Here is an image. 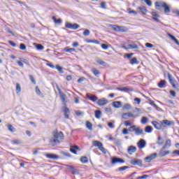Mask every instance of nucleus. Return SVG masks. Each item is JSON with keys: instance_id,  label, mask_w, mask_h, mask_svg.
<instances>
[{"instance_id": "c85d7f7f", "label": "nucleus", "mask_w": 179, "mask_h": 179, "mask_svg": "<svg viewBox=\"0 0 179 179\" xmlns=\"http://www.w3.org/2000/svg\"><path fill=\"white\" fill-rule=\"evenodd\" d=\"M158 87L160 89H163L164 87V86L166 85V80H162L158 84H157Z\"/></svg>"}, {"instance_id": "864d4df0", "label": "nucleus", "mask_w": 179, "mask_h": 179, "mask_svg": "<svg viewBox=\"0 0 179 179\" xmlns=\"http://www.w3.org/2000/svg\"><path fill=\"white\" fill-rule=\"evenodd\" d=\"M83 36H85V37H87V36H90V31L89 29H85L83 32Z\"/></svg>"}, {"instance_id": "e433bc0d", "label": "nucleus", "mask_w": 179, "mask_h": 179, "mask_svg": "<svg viewBox=\"0 0 179 179\" xmlns=\"http://www.w3.org/2000/svg\"><path fill=\"white\" fill-rule=\"evenodd\" d=\"M157 143V145H159V146H161V145H163V143H164V139H163V138H162V136H158Z\"/></svg>"}, {"instance_id": "603ef678", "label": "nucleus", "mask_w": 179, "mask_h": 179, "mask_svg": "<svg viewBox=\"0 0 179 179\" xmlns=\"http://www.w3.org/2000/svg\"><path fill=\"white\" fill-rule=\"evenodd\" d=\"M36 50H44V46L41 44H36Z\"/></svg>"}, {"instance_id": "4be33fe9", "label": "nucleus", "mask_w": 179, "mask_h": 179, "mask_svg": "<svg viewBox=\"0 0 179 179\" xmlns=\"http://www.w3.org/2000/svg\"><path fill=\"white\" fill-rule=\"evenodd\" d=\"M127 152L129 155H132V153H135V152H136V147L134 145H130L127 149Z\"/></svg>"}, {"instance_id": "13d9d810", "label": "nucleus", "mask_w": 179, "mask_h": 179, "mask_svg": "<svg viewBox=\"0 0 179 179\" xmlns=\"http://www.w3.org/2000/svg\"><path fill=\"white\" fill-rule=\"evenodd\" d=\"M47 66H49L50 68H52V69H54V68H55V66H54V64H52V63L48 62L46 64Z\"/></svg>"}, {"instance_id": "cd10ccee", "label": "nucleus", "mask_w": 179, "mask_h": 179, "mask_svg": "<svg viewBox=\"0 0 179 179\" xmlns=\"http://www.w3.org/2000/svg\"><path fill=\"white\" fill-rule=\"evenodd\" d=\"M64 117L68 120V118H69V113H70L69 108L65 107L64 109Z\"/></svg>"}, {"instance_id": "680f3d73", "label": "nucleus", "mask_w": 179, "mask_h": 179, "mask_svg": "<svg viewBox=\"0 0 179 179\" xmlns=\"http://www.w3.org/2000/svg\"><path fill=\"white\" fill-rule=\"evenodd\" d=\"M148 177H149V175H143L142 176H139L136 178V179H145V178H148Z\"/></svg>"}, {"instance_id": "f03ea898", "label": "nucleus", "mask_w": 179, "mask_h": 179, "mask_svg": "<svg viewBox=\"0 0 179 179\" xmlns=\"http://www.w3.org/2000/svg\"><path fill=\"white\" fill-rule=\"evenodd\" d=\"M93 145L98 148L103 155H106L107 153V150L103 147V143L99 141H93Z\"/></svg>"}, {"instance_id": "6e6552de", "label": "nucleus", "mask_w": 179, "mask_h": 179, "mask_svg": "<svg viewBox=\"0 0 179 179\" xmlns=\"http://www.w3.org/2000/svg\"><path fill=\"white\" fill-rule=\"evenodd\" d=\"M152 124L155 129L160 130L162 128H163V123H162V121L158 122L157 121H152Z\"/></svg>"}, {"instance_id": "c756f323", "label": "nucleus", "mask_w": 179, "mask_h": 179, "mask_svg": "<svg viewBox=\"0 0 179 179\" xmlns=\"http://www.w3.org/2000/svg\"><path fill=\"white\" fill-rule=\"evenodd\" d=\"M131 65H138L139 64V61H138V59L136 57H134L130 60Z\"/></svg>"}, {"instance_id": "f8f14e48", "label": "nucleus", "mask_w": 179, "mask_h": 179, "mask_svg": "<svg viewBox=\"0 0 179 179\" xmlns=\"http://www.w3.org/2000/svg\"><path fill=\"white\" fill-rule=\"evenodd\" d=\"M45 157L52 160H58V159H59V156L52 153L46 154Z\"/></svg>"}, {"instance_id": "72a5a7b5", "label": "nucleus", "mask_w": 179, "mask_h": 179, "mask_svg": "<svg viewBox=\"0 0 179 179\" xmlns=\"http://www.w3.org/2000/svg\"><path fill=\"white\" fill-rule=\"evenodd\" d=\"M97 64H99V65H102V66H107V63L103 60H101V59H97L96 60Z\"/></svg>"}, {"instance_id": "4c0bfd02", "label": "nucleus", "mask_w": 179, "mask_h": 179, "mask_svg": "<svg viewBox=\"0 0 179 179\" xmlns=\"http://www.w3.org/2000/svg\"><path fill=\"white\" fill-rule=\"evenodd\" d=\"M101 117V110H95V118L99 119Z\"/></svg>"}, {"instance_id": "1a4fd4ad", "label": "nucleus", "mask_w": 179, "mask_h": 179, "mask_svg": "<svg viewBox=\"0 0 179 179\" xmlns=\"http://www.w3.org/2000/svg\"><path fill=\"white\" fill-rule=\"evenodd\" d=\"M116 90H119L120 92H124L125 93H129V92H134V88L132 87H117Z\"/></svg>"}, {"instance_id": "8fccbe9b", "label": "nucleus", "mask_w": 179, "mask_h": 179, "mask_svg": "<svg viewBox=\"0 0 179 179\" xmlns=\"http://www.w3.org/2000/svg\"><path fill=\"white\" fill-rule=\"evenodd\" d=\"M56 69L59 71V73H64V71L62 70V67L59 65H56Z\"/></svg>"}, {"instance_id": "49530a36", "label": "nucleus", "mask_w": 179, "mask_h": 179, "mask_svg": "<svg viewBox=\"0 0 179 179\" xmlns=\"http://www.w3.org/2000/svg\"><path fill=\"white\" fill-rule=\"evenodd\" d=\"M136 129V125H133V126H131L129 129H128V131L129 132H135Z\"/></svg>"}, {"instance_id": "a18cd8bd", "label": "nucleus", "mask_w": 179, "mask_h": 179, "mask_svg": "<svg viewBox=\"0 0 179 179\" xmlns=\"http://www.w3.org/2000/svg\"><path fill=\"white\" fill-rule=\"evenodd\" d=\"M113 142L116 146H121V140L115 138Z\"/></svg>"}, {"instance_id": "338daca9", "label": "nucleus", "mask_w": 179, "mask_h": 179, "mask_svg": "<svg viewBox=\"0 0 179 179\" xmlns=\"http://www.w3.org/2000/svg\"><path fill=\"white\" fill-rule=\"evenodd\" d=\"M8 43L10 44V45H11L12 47H16V43H15L13 41H8Z\"/></svg>"}, {"instance_id": "37998d69", "label": "nucleus", "mask_w": 179, "mask_h": 179, "mask_svg": "<svg viewBox=\"0 0 179 179\" xmlns=\"http://www.w3.org/2000/svg\"><path fill=\"white\" fill-rule=\"evenodd\" d=\"M125 115H127V117H134L133 113H124L122 115V118H124V120H128V117H125Z\"/></svg>"}, {"instance_id": "b1692460", "label": "nucleus", "mask_w": 179, "mask_h": 179, "mask_svg": "<svg viewBox=\"0 0 179 179\" xmlns=\"http://www.w3.org/2000/svg\"><path fill=\"white\" fill-rule=\"evenodd\" d=\"M171 147V140H166L164 145L162 147V149H169V148Z\"/></svg>"}, {"instance_id": "58836bf2", "label": "nucleus", "mask_w": 179, "mask_h": 179, "mask_svg": "<svg viewBox=\"0 0 179 179\" xmlns=\"http://www.w3.org/2000/svg\"><path fill=\"white\" fill-rule=\"evenodd\" d=\"M69 167L70 170H73L72 171V174H73V175L79 174V172L78 171L77 169H76L73 167V166H69Z\"/></svg>"}, {"instance_id": "a19ab883", "label": "nucleus", "mask_w": 179, "mask_h": 179, "mask_svg": "<svg viewBox=\"0 0 179 179\" xmlns=\"http://www.w3.org/2000/svg\"><path fill=\"white\" fill-rule=\"evenodd\" d=\"M122 31V33H126V31H128V28L125 27L119 26V31Z\"/></svg>"}, {"instance_id": "7ed1b4c3", "label": "nucleus", "mask_w": 179, "mask_h": 179, "mask_svg": "<svg viewBox=\"0 0 179 179\" xmlns=\"http://www.w3.org/2000/svg\"><path fill=\"white\" fill-rule=\"evenodd\" d=\"M57 90L59 92V97H60L64 107H66V103H68V98L66 97V94H65L64 92H61V89H59V87H57Z\"/></svg>"}, {"instance_id": "f257e3e1", "label": "nucleus", "mask_w": 179, "mask_h": 179, "mask_svg": "<svg viewBox=\"0 0 179 179\" xmlns=\"http://www.w3.org/2000/svg\"><path fill=\"white\" fill-rule=\"evenodd\" d=\"M53 137L50 140V145L51 146H57L61 143V141H64V133L59 131L58 133L57 130H55L52 132Z\"/></svg>"}, {"instance_id": "0eeeda50", "label": "nucleus", "mask_w": 179, "mask_h": 179, "mask_svg": "<svg viewBox=\"0 0 179 179\" xmlns=\"http://www.w3.org/2000/svg\"><path fill=\"white\" fill-rule=\"evenodd\" d=\"M130 164H132V166H139V167H142V161L139 159L134 158L130 160Z\"/></svg>"}, {"instance_id": "69168bd1", "label": "nucleus", "mask_w": 179, "mask_h": 179, "mask_svg": "<svg viewBox=\"0 0 179 179\" xmlns=\"http://www.w3.org/2000/svg\"><path fill=\"white\" fill-rule=\"evenodd\" d=\"M17 64L19 66H21L22 68H23L24 64H23V62H22V61L17 60Z\"/></svg>"}, {"instance_id": "ea45409f", "label": "nucleus", "mask_w": 179, "mask_h": 179, "mask_svg": "<svg viewBox=\"0 0 179 179\" xmlns=\"http://www.w3.org/2000/svg\"><path fill=\"white\" fill-rule=\"evenodd\" d=\"M15 90L17 94L20 93V92H22V87H20V84H19V83H16Z\"/></svg>"}, {"instance_id": "39448f33", "label": "nucleus", "mask_w": 179, "mask_h": 179, "mask_svg": "<svg viewBox=\"0 0 179 179\" xmlns=\"http://www.w3.org/2000/svg\"><path fill=\"white\" fill-rule=\"evenodd\" d=\"M111 164H117V163H125V160L118 158L117 157H113L110 161Z\"/></svg>"}, {"instance_id": "ddd939ff", "label": "nucleus", "mask_w": 179, "mask_h": 179, "mask_svg": "<svg viewBox=\"0 0 179 179\" xmlns=\"http://www.w3.org/2000/svg\"><path fill=\"white\" fill-rule=\"evenodd\" d=\"M166 5V2L164 1H157L155 2V8L157 10H160L162 8H164Z\"/></svg>"}, {"instance_id": "dca6fc26", "label": "nucleus", "mask_w": 179, "mask_h": 179, "mask_svg": "<svg viewBox=\"0 0 179 179\" xmlns=\"http://www.w3.org/2000/svg\"><path fill=\"white\" fill-rule=\"evenodd\" d=\"M168 79L173 89H177V86L174 83V79H173V76H171V74H170V73H168Z\"/></svg>"}, {"instance_id": "2eb2a0df", "label": "nucleus", "mask_w": 179, "mask_h": 179, "mask_svg": "<svg viewBox=\"0 0 179 179\" xmlns=\"http://www.w3.org/2000/svg\"><path fill=\"white\" fill-rule=\"evenodd\" d=\"M86 96H87V99H88V100H90L94 103H95V101H97L99 100V98L96 95H90V94H87Z\"/></svg>"}, {"instance_id": "a211bd4d", "label": "nucleus", "mask_w": 179, "mask_h": 179, "mask_svg": "<svg viewBox=\"0 0 179 179\" xmlns=\"http://www.w3.org/2000/svg\"><path fill=\"white\" fill-rule=\"evenodd\" d=\"M151 15L152 16V20H155V22H159V18L160 16L159 15V13L156 11H152Z\"/></svg>"}, {"instance_id": "2f4dec72", "label": "nucleus", "mask_w": 179, "mask_h": 179, "mask_svg": "<svg viewBox=\"0 0 179 179\" xmlns=\"http://www.w3.org/2000/svg\"><path fill=\"white\" fill-rule=\"evenodd\" d=\"M109 27H110L111 29H113V30H114L115 31H119V27L120 26L117 25V24H110Z\"/></svg>"}, {"instance_id": "7c9ffc66", "label": "nucleus", "mask_w": 179, "mask_h": 179, "mask_svg": "<svg viewBox=\"0 0 179 179\" xmlns=\"http://www.w3.org/2000/svg\"><path fill=\"white\" fill-rule=\"evenodd\" d=\"M86 128H87V129H89L90 131H92L93 130V124H92V122L87 121L86 122Z\"/></svg>"}, {"instance_id": "412c9836", "label": "nucleus", "mask_w": 179, "mask_h": 179, "mask_svg": "<svg viewBox=\"0 0 179 179\" xmlns=\"http://www.w3.org/2000/svg\"><path fill=\"white\" fill-rule=\"evenodd\" d=\"M134 132L135 135H136L137 136H139V135H143V129L140 127H136V130Z\"/></svg>"}, {"instance_id": "423d86ee", "label": "nucleus", "mask_w": 179, "mask_h": 179, "mask_svg": "<svg viewBox=\"0 0 179 179\" xmlns=\"http://www.w3.org/2000/svg\"><path fill=\"white\" fill-rule=\"evenodd\" d=\"M156 157H157V153L154 152V153L151 154L150 155L146 157L145 158V162L146 163H150V162H152V160H155V159H156Z\"/></svg>"}, {"instance_id": "6ab92c4d", "label": "nucleus", "mask_w": 179, "mask_h": 179, "mask_svg": "<svg viewBox=\"0 0 179 179\" xmlns=\"http://www.w3.org/2000/svg\"><path fill=\"white\" fill-rule=\"evenodd\" d=\"M164 149L160 150V151L159 152V157H164V156H167V155H170V151L169 150L164 151Z\"/></svg>"}, {"instance_id": "e2e57ef3", "label": "nucleus", "mask_w": 179, "mask_h": 179, "mask_svg": "<svg viewBox=\"0 0 179 179\" xmlns=\"http://www.w3.org/2000/svg\"><path fill=\"white\" fill-rule=\"evenodd\" d=\"M20 48L21 50H26V45H24V43H20Z\"/></svg>"}, {"instance_id": "09e8293b", "label": "nucleus", "mask_w": 179, "mask_h": 179, "mask_svg": "<svg viewBox=\"0 0 179 179\" xmlns=\"http://www.w3.org/2000/svg\"><path fill=\"white\" fill-rule=\"evenodd\" d=\"M127 169H129V166H124L120 167V168H118L117 171H125V170H127Z\"/></svg>"}, {"instance_id": "bf43d9fd", "label": "nucleus", "mask_w": 179, "mask_h": 179, "mask_svg": "<svg viewBox=\"0 0 179 179\" xmlns=\"http://www.w3.org/2000/svg\"><path fill=\"white\" fill-rule=\"evenodd\" d=\"M145 47H147V48H153L154 45L150 43H146Z\"/></svg>"}, {"instance_id": "5701e85b", "label": "nucleus", "mask_w": 179, "mask_h": 179, "mask_svg": "<svg viewBox=\"0 0 179 179\" xmlns=\"http://www.w3.org/2000/svg\"><path fill=\"white\" fill-rule=\"evenodd\" d=\"M137 9L138 10H140L142 15H146V13H148V9H146V7L143 6L138 7Z\"/></svg>"}, {"instance_id": "a878e982", "label": "nucleus", "mask_w": 179, "mask_h": 179, "mask_svg": "<svg viewBox=\"0 0 179 179\" xmlns=\"http://www.w3.org/2000/svg\"><path fill=\"white\" fill-rule=\"evenodd\" d=\"M52 19L55 24H61V23H62V20L61 18L57 20V17H55V16H52Z\"/></svg>"}, {"instance_id": "c9c22d12", "label": "nucleus", "mask_w": 179, "mask_h": 179, "mask_svg": "<svg viewBox=\"0 0 179 179\" xmlns=\"http://www.w3.org/2000/svg\"><path fill=\"white\" fill-rule=\"evenodd\" d=\"M7 128L10 132H16V129L12 124H8Z\"/></svg>"}, {"instance_id": "774afa93", "label": "nucleus", "mask_w": 179, "mask_h": 179, "mask_svg": "<svg viewBox=\"0 0 179 179\" xmlns=\"http://www.w3.org/2000/svg\"><path fill=\"white\" fill-rule=\"evenodd\" d=\"M101 8L102 9H106V2L102 1V2L101 3Z\"/></svg>"}, {"instance_id": "de8ad7c7", "label": "nucleus", "mask_w": 179, "mask_h": 179, "mask_svg": "<svg viewBox=\"0 0 179 179\" xmlns=\"http://www.w3.org/2000/svg\"><path fill=\"white\" fill-rule=\"evenodd\" d=\"M64 51H66V52H73L75 51V48H69L68 47L64 48Z\"/></svg>"}, {"instance_id": "9b49d317", "label": "nucleus", "mask_w": 179, "mask_h": 179, "mask_svg": "<svg viewBox=\"0 0 179 179\" xmlns=\"http://www.w3.org/2000/svg\"><path fill=\"white\" fill-rule=\"evenodd\" d=\"M162 123V127H171V125H174V122L170 121L169 120H164L161 121Z\"/></svg>"}, {"instance_id": "79ce46f5", "label": "nucleus", "mask_w": 179, "mask_h": 179, "mask_svg": "<svg viewBox=\"0 0 179 179\" xmlns=\"http://www.w3.org/2000/svg\"><path fill=\"white\" fill-rule=\"evenodd\" d=\"M80 162L84 164H86V163H88L89 160L87 159V157H81Z\"/></svg>"}, {"instance_id": "aec40b11", "label": "nucleus", "mask_w": 179, "mask_h": 179, "mask_svg": "<svg viewBox=\"0 0 179 179\" xmlns=\"http://www.w3.org/2000/svg\"><path fill=\"white\" fill-rule=\"evenodd\" d=\"M138 146L139 149H143L146 146V141L143 139H141L138 143Z\"/></svg>"}, {"instance_id": "9d476101", "label": "nucleus", "mask_w": 179, "mask_h": 179, "mask_svg": "<svg viewBox=\"0 0 179 179\" xmlns=\"http://www.w3.org/2000/svg\"><path fill=\"white\" fill-rule=\"evenodd\" d=\"M96 104L100 107H101L103 106H106V104H108V101L105 98H102V99H98V101H96Z\"/></svg>"}, {"instance_id": "20e7f679", "label": "nucleus", "mask_w": 179, "mask_h": 179, "mask_svg": "<svg viewBox=\"0 0 179 179\" xmlns=\"http://www.w3.org/2000/svg\"><path fill=\"white\" fill-rule=\"evenodd\" d=\"M65 27L66 29H71L72 30H78L80 26L78 24H71L69 22H66L65 24Z\"/></svg>"}, {"instance_id": "bb28decb", "label": "nucleus", "mask_w": 179, "mask_h": 179, "mask_svg": "<svg viewBox=\"0 0 179 179\" xmlns=\"http://www.w3.org/2000/svg\"><path fill=\"white\" fill-rule=\"evenodd\" d=\"M91 71L94 75V76H96V78H99V75H100V71L97 70L96 68H93L91 69Z\"/></svg>"}, {"instance_id": "4d7b16f0", "label": "nucleus", "mask_w": 179, "mask_h": 179, "mask_svg": "<svg viewBox=\"0 0 179 179\" xmlns=\"http://www.w3.org/2000/svg\"><path fill=\"white\" fill-rule=\"evenodd\" d=\"M141 122V124H146V122H148V117H143Z\"/></svg>"}, {"instance_id": "393cba45", "label": "nucleus", "mask_w": 179, "mask_h": 179, "mask_svg": "<svg viewBox=\"0 0 179 179\" xmlns=\"http://www.w3.org/2000/svg\"><path fill=\"white\" fill-rule=\"evenodd\" d=\"M113 106L115 108H120L122 107V103L121 101H116L113 102Z\"/></svg>"}, {"instance_id": "f704fd0d", "label": "nucleus", "mask_w": 179, "mask_h": 179, "mask_svg": "<svg viewBox=\"0 0 179 179\" xmlns=\"http://www.w3.org/2000/svg\"><path fill=\"white\" fill-rule=\"evenodd\" d=\"M153 131V127L152 126H146L145 128V132H147V134H150Z\"/></svg>"}, {"instance_id": "3c124183", "label": "nucleus", "mask_w": 179, "mask_h": 179, "mask_svg": "<svg viewBox=\"0 0 179 179\" xmlns=\"http://www.w3.org/2000/svg\"><path fill=\"white\" fill-rule=\"evenodd\" d=\"M20 61H22V62H23L24 64H25V65H30V63L29 62V60L24 59V58H20Z\"/></svg>"}, {"instance_id": "6e6d98bb", "label": "nucleus", "mask_w": 179, "mask_h": 179, "mask_svg": "<svg viewBox=\"0 0 179 179\" xmlns=\"http://www.w3.org/2000/svg\"><path fill=\"white\" fill-rule=\"evenodd\" d=\"M124 110H129L131 108V104L129 103H126L123 106Z\"/></svg>"}, {"instance_id": "c03bdc74", "label": "nucleus", "mask_w": 179, "mask_h": 179, "mask_svg": "<svg viewBox=\"0 0 179 179\" xmlns=\"http://www.w3.org/2000/svg\"><path fill=\"white\" fill-rule=\"evenodd\" d=\"M127 10H128V13L129 15H131L132 13H133V15H134V16H136L138 15V13L136 11L131 10V8H128Z\"/></svg>"}, {"instance_id": "052dcab7", "label": "nucleus", "mask_w": 179, "mask_h": 179, "mask_svg": "<svg viewBox=\"0 0 179 179\" xmlns=\"http://www.w3.org/2000/svg\"><path fill=\"white\" fill-rule=\"evenodd\" d=\"M29 79L34 85H36V80H34V77H33V76L30 75L29 76Z\"/></svg>"}, {"instance_id": "5fc2aeb1", "label": "nucleus", "mask_w": 179, "mask_h": 179, "mask_svg": "<svg viewBox=\"0 0 179 179\" xmlns=\"http://www.w3.org/2000/svg\"><path fill=\"white\" fill-rule=\"evenodd\" d=\"M87 43H93L94 44H99V41L97 40H86Z\"/></svg>"}, {"instance_id": "f3484780", "label": "nucleus", "mask_w": 179, "mask_h": 179, "mask_svg": "<svg viewBox=\"0 0 179 179\" xmlns=\"http://www.w3.org/2000/svg\"><path fill=\"white\" fill-rule=\"evenodd\" d=\"M124 48L126 50H138L139 47L136 44H129L127 46H124Z\"/></svg>"}, {"instance_id": "473e14b6", "label": "nucleus", "mask_w": 179, "mask_h": 179, "mask_svg": "<svg viewBox=\"0 0 179 179\" xmlns=\"http://www.w3.org/2000/svg\"><path fill=\"white\" fill-rule=\"evenodd\" d=\"M164 13H170V6H169V5H167V3H165V5L164 6Z\"/></svg>"}, {"instance_id": "4468645a", "label": "nucleus", "mask_w": 179, "mask_h": 179, "mask_svg": "<svg viewBox=\"0 0 179 179\" xmlns=\"http://www.w3.org/2000/svg\"><path fill=\"white\" fill-rule=\"evenodd\" d=\"M78 150H80V148L78 145H71L70 146V152L73 153L74 155H78Z\"/></svg>"}, {"instance_id": "0e129e2a", "label": "nucleus", "mask_w": 179, "mask_h": 179, "mask_svg": "<svg viewBox=\"0 0 179 179\" xmlns=\"http://www.w3.org/2000/svg\"><path fill=\"white\" fill-rule=\"evenodd\" d=\"M144 1L145 2V3H147V5L148 6H152V1H150V0H144Z\"/></svg>"}]
</instances>
